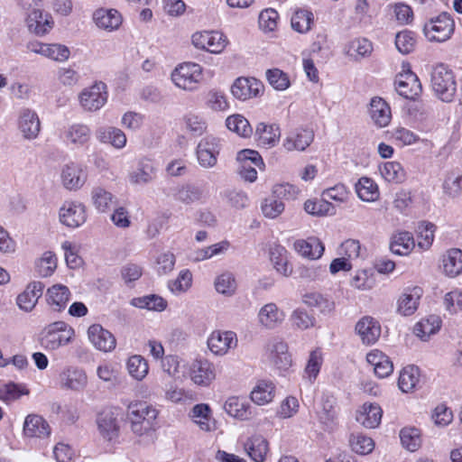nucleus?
Masks as SVG:
<instances>
[{"label": "nucleus", "mask_w": 462, "mask_h": 462, "mask_svg": "<svg viewBox=\"0 0 462 462\" xmlns=\"http://www.w3.org/2000/svg\"><path fill=\"white\" fill-rule=\"evenodd\" d=\"M71 298L70 290L61 283L53 284L49 287L45 293L48 306L56 312L63 311Z\"/></svg>", "instance_id": "obj_31"}, {"label": "nucleus", "mask_w": 462, "mask_h": 462, "mask_svg": "<svg viewBox=\"0 0 462 462\" xmlns=\"http://www.w3.org/2000/svg\"><path fill=\"white\" fill-rule=\"evenodd\" d=\"M59 382L63 389L80 392L88 385V375L81 367L67 365L60 373Z\"/></svg>", "instance_id": "obj_20"}, {"label": "nucleus", "mask_w": 462, "mask_h": 462, "mask_svg": "<svg viewBox=\"0 0 462 462\" xmlns=\"http://www.w3.org/2000/svg\"><path fill=\"white\" fill-rule=\"evenodd\" d=\"M131 304L139 309L159 312L163 311L167 307V301L162 297L155 294L134 298Z\"/></svg>", "instance_id": "obj_59"}, {"label": "nucleus", "mask_w": 462, "mask_h": 462, "mask_svg": "<svg viewBox=\"0 0 462 462\" xmlns=\"http://www.w3.org/2000/svg\"><path fill=\"white\" fill-rule=\"evenodd\" d=\"M302 302L310 308H317L321 314L328 315L334 311V300L317 291L306 292L302 295Z\"/></svg>", "instance_id": "obj_46"}, {"label": "nucleus", "mask_w": 462, "mask_h": 462, "mask_svg": "<svg viewBox=\"0 0 462 462\" xmlns=\"http://www.w3.org/2000/svg\"><path fill=\"white\" fill-rule=\"evenodd\" d=\"M51 433L48 422L40 415L29 414L23 423V434L28 438H45Z\"/></svg>", "instance_id": "obj_41"}, {"label": "nucleus", "mask_w": 462, "mask_h": 462, "mask_svg": "<svg viewBox=\"0 0 462 462\" xmlns=\"http://www.w3.org/2000/svg\"><path fill=\"white\" fill-rule=\"evenodd\" d=\"M20 6L23 13L24 24L30 33L43 37L54 28V19L50 13L44 11L42 0H21Z\"/></svg>", "instance_id": "obj_1"}, {"label": "nucleus", "mask_w": 462, "mask_h": 462, "mask_svg": "<svg viewBox=\"0 0 462 462\" xmlns=\"http://www.w3.org/2000/svg\"><path fill=\"white\" fill-rule=\"evenodd\" d=\"M88 338L93 346L102 352H112L116 346L115 336L99 324L91 325L87 331Z\"/></svg>", "instance_id": "obj_23"}, {"label": "nucleus", "mask_w": 462, "mask_h": 462, "mask_svg": "<svg viewBox=\"0 0 462 462\" xmlns=\"http://www.w3.org/2000/svg\"><path fill=\"white\" fill-rule=\"evenodd\" d=\"M306 213L314 217H328L337 214L336 207L325 198L308 199L304 202Z\"/></svg>", "instance_id": "obj_52"}, {"label": "nucleus", "mask_w": 462, "mask_h": 462, "mask_svg": "<svg viewBox=\"0 0 462 462\" xmlns=\"http://www.w3.org/2000/svg\"><path fill=\"white\" fill-rule=\"evenodd\" d=\"M118 415L116 409H106L97 415L98 432L104 439L112 441L117 439L120 430Z\"/></svg>", "instance_id": "obj_21"}, {"label": "nucleus", "mask_w": 462, "mask_h": 462, "mask_svg": "<svg viewBox=\"0 0 462 462\" xmlns=\"http://www.w3.org/2000/svg\"><path fill=\"white\" fill-rule=\"evenodd\" d=\"M170 79L178 89L189 93L196 92L204 81V69L199 63L184 61L171 70Z\"/></svg>", "instance_id": "obj_2"}, {"label": "nucleus", "mask_w": 462, "mask_h": 462, "mask_svg": "<svg viewBox=\"0 0 462 462\" xmlns=\"http://www.w3.org/2000/svg\"><path fill=\"white\" fill-rule=\"evenodd\" d=\"M455 32V22L452 16L443 12L430 18L423 26V33L431 42H445Z\"/></svg>", "instance_id": "obj_6"}, {"label": "nucleus", "mask_w": 462, "mask_h": 462, "mask_svg": "<svg viewBox=\"0 0 462 462\" xmlns=\"http://www.w3.org/2000/svg\"><path fill=\"white\" fill-rule=\"evenodd\" d=\"M314 23V15L311 11L300 9L294 12L291 19V28L300 33H306Z\"/></svg>", "instance_id": "obj_60"}, {"label": "nucleus", "mask_w": 462, "mask_h": 462, "mask_svg": "<svg viewBox=\"0 0 462 462\" xmlns=\"http://www.w3.org/2000/svg\"><path fill=\"white\" fill-rule=\"evenodd\" d=\"M423 294L419 286L406 288L397 300V312L402 316H411L417 310Z\"/></svg>", "instance_id": "obj_29"}, {"label": "nucleus", "mask_w": 462, "mask_h": 462, "mask_svg": "<svg viewBox=\"0 0 462 462\" xmlns=\"http://www.w3.org/2000/svg\"><path fill=\"white\" fill-rule=\"evenodd\" d=\"M189 417L202 431L209 432L216 429V420L208 403L194 405L189 413Z\"/></svg>", "instance_id": "obj_34"}, {"label": "nucleus", "mask_w": 462, "mask_h": 462, "mask_svg": "<svg viewBox=\"0 0 462 462\" xmlns=\"http://www.w3.org/2000/svg\"><path fill=\"white\" fill-rule=\"evenodd\" d=\"M107 87L104 82H95L81 90L79 95V105L87 112H96L107 102Z\"/></svg>", "instance_id": "obj_10"}, {"label": "nucleus", "mask_w": 462, "mask_h": 462, "mask_svg": "<svg viewBox=\"0 0 462 462\" xmlns=\"http://www.w3.org/2000/svg\"><path fill=\"white\" fill-rule=\"evenodd\" d=\"M88 218L86 206L77 200H66L59 209V221L69 228L83 226Z\"/></svg>", "instance_id": "obj_12"}, {"label": "nucleus", "mask_w": 462, "mask_h": 462, "mask_svg": "<svg viewBox=\"0 0 462 462\" xmlns=\"http://www.w3.org/2000/svg\"><path fill=\"white\" fill-rule=\"evenodd\" d=\"M366 361L379 378H386L393 372V364L390 357L378 349L371 350L366 355Z\"/></svg>", "instance_id": "obj_39"}, {"label": "nucleus", "mask_w": 462, "mask_h": 462, "mask_svg": "<svg viewBox=\"0 0 462 462\" xmlns=\"http://www.w3.org/2000/svg\"><path fill=\"white\" fill-rule=\"evenodd\" d=\"M60 136L67 147L79 149L88 144L92 131L86 124L73 123L64 126Z\"/></svg>", "instance_id": "obj_15"}, {"label": "nucleus", "mask_w": 462, "mask_h": 462, "mask_svg": "<svg viewBox=\"0 0 462 462\" xmlns=\"http://www.w3.org/2000/svg\"><path fill=\"white\" fill-rule=\"evenodd\" d=\"M43 289L44 284L42 282L33 281L29 282L16 297L18 308L24 312L32 311L42 295Z\"/></svg>", "instance_id": "obj_26"}, {"label": "nucleus", "mask_w": 462, "mask_h": 462, "mask_svg": "<svg viewBox=\"0 0 462 462\" xmlns=\"http://www.w3.org/2000/svg\"><path fill=\"white\" fill-rule=\"evenodd\" d=\"M431 87L437 97L444 102L453 100L457 92V82L451 69L444 64L436 65L431 72Z\"/></svg>", "instance_id": "obj_5"}, {"label": "nucleus", "mask_w": 462, "mask_h": 462, "mask_svg": "<svg viewBox=\"0 0 462 462\" xmlns=\"http://www.w3.org/2000/svg\"><path fill=\"white\" fill-rule=\"evenodd\" d=\"M225 411L231 417L239 420H248L252 418V406L243 397L230 396L224 403Z\"/></svg>", "instance_id": "obj_38"}, {"label": "nucleus", "mask_w": 462, "mask_h": 462, "mask_svg": "<svg viewBox=\"0 0 462 462\" xmlns=\"http://www.w3.org/2000/svg\"><path fill=\"white\" fill-rule=\"evenodd\" d=\"M269 256L273 268L279 274L284 277L291 275L293 268L289 261V253L284 246L277 244L271 245Z\"/></svg>", "instance_id": "obj_35"}, {"label": "nucleus", "mask_w": 462, "mask_h": 462, "mask_svg": "<svg viewBox=\"0 0 462 462\" xmlns=\"http://www.w3.org/2000/svg\"><path fill=\"white\" fill-rule=\"evenodd\" d=\"M357 197L365 202H374L379 199L380 192L378 185L368 177H362L356 184Z\"/></svg>", "instance_id": "obj_55"}, {"label": "nucleus", "mask_w": 462, "mask_h": 462, "mask_svg": "<svg viewBox=\"0 0 462 462\" xmlns=\"http://www.w3.org/2000/svg\"><path fill=\"white\" fill-rule=\"evenodd\" d=\"M381 176L392 183H401L405 180L406 174L401 163L397 162H386L379 166Z\"/></svg>", "instance_id": "obj_58"}, {"label": "nucleus", "mask_w": 462, "mask_h": 462, "mask_svg": "<svg viewBox=\"0 0 462 462\" xmlns=\"http://www.w3.org/2000/svg\"><path fill=\"white\" fill-rule=\"evenodd\" d=\"M356 332L363 344L373 345L381 336V326L375 319L365 316L357 321Z\"/></svg>", "instance_id": "obj_33"}, {"label": "nucleus", "mask_w": 462, "mask_h": 462, "mask_svg": "<svg viewBox=\"0 0 462 462\" xmlns=\"http://www.w3.org/2000/svg\"><path fill=\"white\" fill-rule=\"evenodd\" d=\"M395 88L399 95L407 99H415L421 93V85L418 77L408 70L396 77Z\"/></svg>", "instance_id": "obj_28"}, {"label": "nucleus", "mask_w": 462, "mask_h": 462, "mask_svg": "<svg viewBox=\"0 0 462 462\" xmlns=\"http://www.w3.org/2000/svg\"><path fill=\"white\" fill-rule=\"evenodd\" d=\"M162 391L164 400L174 404H185L193 400V394L189 390L173 382L165 384Z\"/></svg>", "instance_id": "obj_50"}, {"label": "nucleus", "mask_w": 462, "mask_h": 462, "mask_svg": "<svg viewBox=\"0 0 462 462\" xmlns=\"http://www.w3.org/2000/svg\"><path fill=\"white\" fill-rule=\"evenodd\" d=\"M236 161L239 163V174L243 180L254 182L257 180L256 168L263 170L264 162L257 151L245 149L237 152Z\"/></svg>", "instance_id": "obj_13"}, {"label": "nucleus", "mask_w": 462, "mask_h": 462, "mask_svg": "<svg viewBox=\"0 0 462 462\" xmlns=\"http://www.w3.org/2000/svg\"><path fill=\"white\" fill-rule=\"evenodd\" d=\"M216 291L225 297L230 298L236 294L238 282L235 273L225 271L217 274L214 279Z\"/></svg>", "instance_id": "obj_45"}, {"label": "nucleus", "mask_w": 462, "mask_h": 462, "mask_svg": "<svg viewBox=\"0 0 462 462\" xmlns=\"http://www.w3.org/2000/svg\"><path fill=\"white\" fill-rule=\"evenodd\" d=\"M415 247L411 233L402 231L395 233L391 239V251L398 255H408Z\"/></svg>", "instance_id": "obj_49"}, {"label": "nucleus", "mask_w": 462, "mask_h": 462, "mask_svg": "<svg viewBox=\"0 0 462 462\" xmlns=\"http://www.w3.org/2000/svg\"><path fill=\"white\" fill-rule=\"evenodd\" d=\"M383 411L377 403L365 402L356 411V420L368 429H374L381 423Z\"/></svg>", "instance_id": "obj_37"}, {"label": "nucleus", "mask_w": 462, "mask_h": 462, "mask_svg": "<svg viewBox=\"0 0 462 462\" xmlns=\"http://www.w3.org/2000/svg\"><path fill=\"white\" fill-rule=\"evenodd\" d=\"M276 386L271 380H258L250 392V400L258 406L271 403L275 397Z\"/></svg>", "instance_id": "obj_36"}, {"label": "nucleus", "mask_w": 462, "mask_h": 462, "mask_svg": "<svg viewBox=\"0 0 462 462\" xmlns=\"http://www.w3.org/2000/svg\"><path fill=\"white\" fill-rule=\"evenodd\" d=\"M255 135L260 145L271 148L275 146L280 140V127L276 124L259 123L256 126Z\"/></svg>", "instance_id": "obj_43"}, {"label": "nucleus", "mask_w": 462, "mask_h": 462, "mask_svg": "<svg viewBox=\"0 0 462 462\" xmlns=\"http://www.w3.org/2000/svg\"><path fill=\"white\" fill-rule=\"evenodd\" d=\"M58 264V258L51 251H45L42 254L36 258L34 261V272L36 274L42 278L51 276Z\"/></svg>", "instance_id": "obj_53"}, {"label": "nucleus", "mask_w": 462, "mask_h": 462, "mask_svg": "<svg viewBox=\"0 0 462 462\" xmlns=\"http://www.w3.org/2000/svg\"><path fill=\"white\" fill-rule=\"evenodd\" d=\"M374 48L371 41L366 38H356L348 43L346 53L350 57L359 60L370 56Z\"/></svg>", "instance_id": "obj_62"}, {"label": "nucleus", "mask_w": 462, "mask_h": 462, "mask_svg": "<svg viewBox=\"0 0 462 462\" xmlns=\"http://www.w3.org/2000/svg\"><path fill=\"white\" fill-rule=\"evenodd\" d=\"M88 180L87 168L79 162H69L64 164L60 171L62 186L70 191L80 189Z\"/></svg>", "instance_id": "obj_14"}, {"label": "nucleus", "mask_w": 462, "mask_h": 462, "mask_svg": "<svg viewBox=\"0 0 462 462\" xmlns=\"http://www.w3.org/2000/svg\"><path fill=\"white\" fill-rule=\"evenodd\" d=\"M337 411L336 400L333 396L326 395L322 398L321 408L318 411L319 420L328 429H332L336 423Z\"/></svg>", "instance_id": "obj_56"}, {"label": "nucleus", "mask_w": 462, "mask_h": 462, "mask_svg": "<svg viewBox=\"0 0 462 462\" xmlns=\"http://www.w3.org/2000/svg\"><path fill=\"white\" fill-rule=\"evenodd\" d=\"M284 208L283 201L273 193L265 198L261 204L263 215L270 219L278 217L284 211Z\"/></svg>", "instance_id": "obj_63"}, {"label": "nucleus", "mask_w": 462, "mask_h": 462, "mask_svg": "<svg viewBox=\"0 0 462 462\" xmlns=\"http://www.w3.org/2000/svg\"><path fill=\"white\" fill-rule=\"evenodd\" d=\"M237 336L231 330H214L208 337V347L210 352L218 356L226 355L237 346Z\"/></svg>", "instance_id": "obj_17"}, {"label": "nucleus", "mask_w": 462, "mask_h": 462, "mask_svg": "<svg viewBox=\"0 0 462 462\" xmlns=\"http://www.w3.org/2000/svg\"><path fill=\"white\" fill-rule=\"evenodd\" d=\"M172 197L175 200L189 205L202 199V189L195 185L182 184L171 189Z\"/></svg>", "instance_id": "obj_47"}, {"label": "nucleus", "mask_w": 462, "mask_h": 462, "mask_svg": "<svg viewBox=\"0 0 462 462\" xmlns=\"http://www.w3.org/2000/svg\"><path fill=\"white\" fill-rule=\"evenodd\" d=\"M189 380L199 387H208L217 377L215 365L207 358H196L188 366Z\"/></svg>", "instance_id": "obj_11"}, {"label": "nucleus", "mask_w": 462, "mask_h": 462, "mask_svg": "<svg viewBox=\"0 0 462 462\" xmlns=\"http://www.w3.org/2000/svg\"><path fill=\"white\" fill-rule=\"evenodd\" d=\"M158 414V411L146 402H131L127 411L131 430L137 436H143L154 430Z\"/></svg>", "instance_id": "obj_3"}, {"label": "nucleus", "mask_w": 462, "mask_h": 462, "mask_svg": "<svg viewBox=\"0 0 462 462\" xmlns=\"http://www.w3.org/2000/svg\"><path fill=\"white\" fill-rule=\"evenodd\" d=\"M314 132L310 128H296L287 134L282 146L288 152H303L314 141Z\"/></svg>", "instance_id": "obj_24"}, {"label": "nucleus", "mask_w": 462, "mask_h": 462, "mask_svg": "<svg viewBox=\"0 0 462 462\" xmlns=\"http://www.w3.org/2000/svg\"><path fill=\"white\" fill-rule=\"evenodd\" d=\"M94 208L100 213L107 212L116 203V198L103 187H95L91 190Z\"/></svg>", "instance_id": "obj_51"}, {"label": "nucleus", "mask_w": 462, "mask_h": 462, "mask_svg": "<svg viewBox=\"0 0 462 462\" xmlns=\"http://www.w3.org/2000/svg\"><path fill=\"white\" fill-rule=\"evenodd\" d=\"M420 370L415 365H407L402 369L398 378V386L402 393H411L420 382Z\"/></svg>", "instance_id": "obj_54"}, {"label": "nucleus", "mask_w": 462, "mask_h": 462, "mask_svg": "<svg viewBox=\"0 0 462 462\" xmlns=\"http://www.w3.org/2000/svg\"><path fill=\"white\" fill-rule=\"evenodd\" d=\"M245 448L254 462H263L269 451V443L264 437L254 435L247 439Z\"/></svg>", "instance_id": "obj_44"}, {"label": "nucleus", "mask_w": 462, "mask_h": 462, "mask_svg": "<svg viewBox=\"0 0 462 462\" xmlns=\"http://www.w3.org/2000/svg\"><path fill=\"white\" fill-rule=\"evenodd\" d=\"M222 149V140L212 134L201 138L196 148L199 164L204 169L214 168Z\"/></svg>", "instance_id": "obj_9"}, {"label": "nucleus", "mask_w": 462, "mask_h": 462, "mask_svg": "<svg viewBox=\"0 0 462 462\" xmlns=\"http://www.w3.org/2000/svg\"><path fill=\"white\" fill-rule=\"evenodd\" d=\"M75 337L74 328L65 321H55L44 328L41 344L46 350H57L69 344Z\"/></svg>", "instance_id": "obj_4"}, {"label": "nucleus", "mask_w": 462, "mask_h": 462, "mask_svg": "<svg viewBox=\"0 0 462 462\" xmlns=\"http://www.w3.org/2000/svg\"><path fill=\"white\" fill-rule=\"evenodd\" d=\"M323 364V356L320 349L317 348L310 353L305 369L303 378L310 383H313L321 369Z\"/></svg>", "instance_id": "obj_57"}, {"label": "nucleus", "mask_w": 462, "mask_h": 462, "mask_svg": "<svg viewBox=\"0 0 462 462\" xmlns=\"http://www.w3.org/2000/svg\"><path fill=\"white\" fill-rule=\"evenodd\" d=\"M294 250L302 257L316 260L322 256L325 247L317 237L299 239L294 242Z\"/></svg>", "instance_id": "obj_40"}, {"label": "nucleus", "mask_w": 462, "mask_h": 462, "mask_svg": "<svg viewBox=\"0 0 462 462\" xmlns=\"http://www.w3.org/2000/svg\"><path fill=\"white\" fill-rule=\"evenodd\" d=\"M286 318V314L274 302L263 304L257 312L258 325L266 330H273L281 327Z\"/></svg>", "instance_id": "obj_19"}, {"label": "nucleus", "mask_w": 462, "mask_h": 462, "mask_svg": "<svg viewBox=\"0 0 462 462\" xmlns=\"http://www.w3.org/2000/svg\"><path fill=\"white\" fill-rule=\"evenodd\" d=\"M126 368L129 374L137 381H143L149 373L148 362L139 355H134L128 358Z\"/></svg>", "instance_id": "obj_61"}, {"label": "nucleus", "mask_w": 462, "mask_h": 462, "mask_svg": "<svg viewBox=\"0 0 462 462\" xmlns=\"http://www.w3.org/2000/svg\"><path fill=\"white\" fill-rule=\"evenodd\" d=\"M349 445L352 451L362 456L371 453L374 448L373 439L361 433L352 434Z\"/></svg>", "instance_id": "obj_64"}, {"label": "nucleus", "mask_w": 462, "mask_h": 462, "mask_svg": "<svg viewBox=\"0 0 462 462\" xmlns=\"http://www.w3.org/2000/svg\"><path fill=\"white\" fill-rule=\"evenodd\" d=\"M442 268L447 276L456 277L462 273V251L448 249L442 257Z\"/></svg>", "instance_id": "obj_48"}, {"label": "nucleus", "mask_w": 462, "mask_h": 462, "mask_svg": "<svg viewBox=\"0 0 462 462\" xmlns=\"http://www.w3.org/2000/svg\"><path fill=\"white\" fill-rule=\"evenodd\" d=\"M157 166L153 160L142 158L138 161L136 167L129 171L128 180L132 185L144 186L155 180Z\"/></svg>", "instance_id": "obj_22"}, {"label": "nucleus", "mask_w": 462, "mask_h": 462, "mask_svg": "<svg viewBox=\"0 0 462 462\" xmlns=\"http://www.w3.org/2000/svg\"><path fill=\"white\" fill-rule=\"evenodd\" d=\"M230 90L235 98L246 101L261 96L263 85L255 78L239 77L233 82Z\"/></svg>", "instance_id": "obj_18"}, {"label": "nucleus", "mask_w": 462, "mask_h": 462, "mask_svg": "<svg viewBox=\"0 0 462 462\" xmlns=\"http://www.w3.org/2000/svg\"><path fill=\"white\" fill-rule=\"evenodd\" d=\"M93 22L103 31L112 32L120 28L123 23L122 14L113 8H99L93 13Z\"/></svg>", "instance_id": "obj_27"}, {"label": "nucleus", "mask_w": 462, "mask_h": 462, "mask_svg": "<svg viewBox=\"0 0 462 462\" xmlns=\"http://www.w3.org/2000/svg\"><path fill=\"white\" fill-rule=\"evenodd\" d=\"M440 328V318L436 315H430L415 324L413 333L422 341H427L431 336L437 334Z\"/></svg>", "instance_id": "obj_42"}, {"label": "nucleus", "mask_w": 462, "mask_h": 462, "mask_svg": "<svg viewBox=\"0 0 462 462\" xmlns=\"http://www.w3.org/2000/svg\"><path fill=\"white\" fill-rule=\"evenodd\" d=\"M95 136L100 143L109 144L116 150L124 149L127 143L125 134L120 128L111 125L97 127Z\"/></svg>", "instance_id": "obj_30"}, {"label": "nucleus", "mask_w": 462, "mask_h": 462, "mask_svg": "<svg viewBox=\"0 0 462 462\" xmlns=\"http://www.w3.org/2000/svg\"><path fill=\"white\" fill-rule=\"evenodd\" d=\"M268 358L271 364L281 372L287 371L292 365L288 345L281 340H276L270 345Z\"/></svg>", "instance_id": "obj_32"}, {"label": "nucleus", "mask_w": 462, "mask_h": 462, "mask_svg": "<svg viewBox=\"0 0 462 462\" xmlns=\"http://www.w3.org/2000/svg\"><path fill=\"white\" fill-rule=\"evenodd\" d=\"M29 52L38 54L58 63L67 62L71 55L69 48L58 42H43L38 40L30 41L26 44Z\"/></svg>", "instance_id": "obj_8"}, {"label": "nucleus", "mask_w": 462, "mask_h": 462, "mask_svg": "<svg viewBox=\"0 0 462 462\" xmlns=\"http://www.w3.org/2000/svg\"><path fill=\"white\" fill-rule=\"evenodd\" d=\"M16 125L19 133L27 141L35 140L41 133V120L37 112L32 108H21L18 112Z\"/></svg>", "instance_id": "obj_16"}, {"label": "nucleus", "mask_w": 462, "mask_h": 462, "mask_svg": "<svg viewBox=\"0 0 462 462\" xmlns=\"http://www.w3.org/2000/svg\"><path fill=\"white\" fill-rule=\"evenodd\" d=\"M367 112L372 123L378 128L388 126L392 121V109L383 97H372Z\"/></svg>", "instance_id": "obj_25"}, {"label": "nucleus", "mask_w": 462, "mask_h": 462, "mask_svg": "<svg viewBox=\"0 0 462 462\" xmlns=\"http://www.w3.org/2000/svg\"><path fill=\"white\" fill-rule=\"evenodd\" d=\"M191 43L198 50L217 55L225 51L229 40L220 31L205 30L194 32L191 35Z\"/></svg>", "instance_id": "obj_7"}]
</instances>
